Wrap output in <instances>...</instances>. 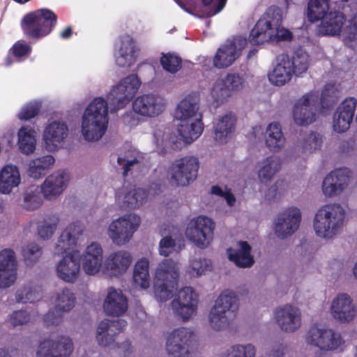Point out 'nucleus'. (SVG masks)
<instances>
[{
  "instance_id": "f257e3e1",
  "label": "nucleus",
  "mask_w": 357,
  "mask_h": 357,
  "mask_svg": "<svg viewBox=\"0 0 357 357\" xmlns=\"http://www.w3.org/2000/svg\"><path fill=\"white\" fill-rule=\"evenodd\" d=\"M282 10L276 6H271L257 22L249 35V42L258 45L273 40H291L292 33L282 26Z\"/></svg>"
},
{
  "instance_id": "f03ea898",
  "label": "nucleus",
  "mask_w": 357,
  "mask_h": 357,
  "mask_svg": "<svg viewBox=\"0 0 357 357\" xmlns=\"http://www.w3.org/2000/svg\"><path fill=\"white\" fill-rule=\"evenodd\" d=\"M108 124L107 102L96 98L87 106L82 117V132L87 141H98L105 133Z\"/></svg>"
},
{
  "instance_id": "7ed1b4c3",
  "label": "nucleus",
  "mask_w": 357,
  "mask_h": 357,
  "mask_svg": "<svg viewBox=\"0 0 357 357\" xmlns=\"http://www.w3.org/2000/svg\"><path fill=\"white\" fill-rule=\"evenodd\" d=\"M345 217L344 208L338 204H326L316 213L313 227L317 236L331 238L342 227Z\"/></svg>"
},
{
  "instance_id": "20e7f679",
  "label": "nucleus",
  "mask_w": 357,
  "mask_h": 357,
  "mask_svg": "<svg viewBox=\"0 0 357 357\" xmlns=\"http://www.w3.org/2000/svg\"><path fill=\"white\" fill-rule=\"evenodd\" d=\"M56 22L57 17L52 10L41 8L25 15L21 28L28 39L38 40L50 34Z\"/></svg>"
},
{
  "instance_id": "39448f33",
  "label": "nucleus",
  "mask_w": 357,
  "mask_h": 357,
  "mask_svg": "<svg viewBox=\"0 0 357 357\" xmlns=\"http://www.w3.org/2000/svg\"><path fill=\"white\" fill-rule=\"evenodd\" d=\"M177 263L171 259H163L159 263L154 278V294L162 302L173 297L177 289L178 280Z\"/></svg>"
},
{
  "instance_id": "423d86ee",
  "label": "nucleus",
  "mask_w": 357,
  "mask_h": 357,
  "mask_svg": "<svg viewBox=\"0 0 357 357\" xmlns=\"http://www.w3.org/2000/svg\"><path fill=\"white\" fill-rule=\"evenodd\" d=\"M238 307V298L233 291L226 290L217 298L209 314V321L216 331L222 329L231 317H234Z\"/></svg>"
},
{
  "instance_id": "0eeeda50",
  "label": "nucleus",
  "mask_w": 357,
  "mask_h": 357,
  "mask_svg": "<svg viewBox=\"0 0 357 357\" xmlns=\"http://www.w3.org/2000/svg\"><path fill=\"white\" fill-rule=\"evenodd\" d=\"M141 82L137 75H129L114 86L107 95L111 112L123 108L132 99Z\"/></svg>"
},
{
  "instance_id": "6e6552de",
  "label": "nucleus",
  "mask_w": 357,
  "mask_h": 357,
  "mask_svg": "<svg viewBox=\"0 0 357 357\" xmlns=\"http://www.w3.org/2000/svg\"><path fill=\"white\" fill-rule=\"evenodd\" d=\"M141 223L139 215L130 213L113 220L108 227V236L118 245L127 243L133 236Z\"/></svg>"
},
{
  "instance_id": "1a4fd4ad",
  "label": "nucleus",
  "mask_w": 357,
  "mask_h": 357,
  "mask_svg": "<svg viewBox=\"0 0 357 357\" xmlns=\"http://www.w3.org/2000/svg\"><path fill=\"white\" fill-rule=\"evenodd\" d=\"M215 229V222L206 215H199L190 220L185 235L197 247L206 248L211 242Z\"/></svg>"
},
{
  "instance_id": "9d476101",
  "label": "nucleus",
  "mask_w": 357,
  "mask_h": 357,
  "mask_svg": "<svg viewBox=\"0 0 357 357\" xmlns=\"http://www.w3.org/2000/svg\"><path fill=\"white\" fill-rule=\"evenodd\" d=\"M193 337L194 333L187 328L174 329L167 339L169 357H190L195 344Z\"/></svg>"
},
{
  "instance_id": "9b49d317",
  "label": "nucleus",
  "mask_w": 357,
  "mask_h": 357,
  "mask_svg": "<svg viewBox=\"0 0 357 357\" xmlns=\"http://www.w3.org/2000/svg\"><path fill=\"white\" fill-rule=\"evenodd\" d=\"M199 169V161L194 156L176 160L169 168L170 181L176 186H185L193 182Z\"/></svg>"
},
{
  "instance_id": "f8f14e48",
  "label": "nucleus",
  "mask_w": 357,
  "mask_h": 357,
  "mask_svg": "<svg viewBox=\"0 0 357 357\" xmlns=\"http://www.w3.org/2000/svg\"><path fill=\"white\" fill-rule=\"evenodd\" d=\"M198 296L190 287L178 291L176 298L172 302L174 312L183 321L188 320L197 309Z\"/></svg>"
},
{
  "instance_id": "ddd939ff",
  "label": "nucleus",
  "mask_w": 357,
  "mask_h": 357,
  "mask_svg": "<svg viewBox=\"0 0 357 357\" xmlns=\"http://www.w3.org/2000/svg\"><path fill=\"white\" fill-rule=\"evenodd\" d=\"M318 95L310 92L303 95L295 104L293 117L296 124L307 126L316 119L315 106L318 102Z\"/></svg>"
},
{
  "instance_id": "4468645a",
  "label": "nucleus",
  "mask_w": 357,
  "mask_h": 357,
  "mask_svg": "<svg viewBox=\"0 0 357 357\" xmlns=\"http://www.w3.org/2000/svg\"><path fill=\"white\" fill-rule=\"evenodd\" d=\"M76 298L72 291L63 288L57 294L54 310H49L44 315L43 321L47 326L59 325L63 317V312L71 310L75 304Z\"/></svg>"
},
{
  "instance_id": "2eb2a0df",
  "label": "nucleus",
  "mask_w": 357,
  "mask_h": 357,
  "mask_svg": "<svg viewBox=\"0 0 357 357\" xmlns=\"http://www.w3.org/2000/svg\"><path fill=\"white\" fill-rule=\"evenodd\" d=\"M246 43V39L242 38L227 41L218 49L213 58L214 66L219 69L230 66L241 54Z\"/></svg>"
},
{
  "instance_id": "dca6fc26",
  "label": "nucleus",
  "mask_w": 357,
  "mask_h": 357,
  "mask_svg": "<svg viewBox=\"0 0 357 357\" xmlns=\"http://www.w3.org/2000/svg\"><path fill=\"white\" fill-rule=\"evenodd\" d=\"M73 351L72 340L66 336H59L56 340H45L37 351L38 357H70Z\"/></svg>"
},
{
  "instance_id": "f3484780",
  "label": "nucleus",
  "mask_w": 357,
  "mask_h": 357,
  "mask_svg": "<svg viewBox=\"0 0 357 357\" xmlns=\"http://www.w3.org/2000/svg\"><path fill=\"white\" fill-rule=\"evenodd\" d=\"M307 340L311 344L325 351L335 350L343 343L341 335L333 330L317 326L310 328Z\"/></svg>"
},
{
  "instance_id": "a211bd4d",
  "label": "nucleus",
  "mask_w": 357,
  "mask_h": 357,
  "mask_svg": "<svg viewBox=\"0 0 357 357\" xmlns=\"http://www.w3.org/2000/svg\"><path fill=\"white\" fill-rule=\"evenodd\" d=\"M165 108L162 98L153 93L141 95L132 102L135 113L146 117H154L161 114Z\"/></svg>"
},
{
  "instance_id": "6ab92c4d",
  "label": "nucleus",
  "mask_w": 357,
  "mask_h": 357,
  "mask_svg": "<svg viewBox=\"0 0 357 357\" xmlns=\"http://www.w3.org/2000/svg\"><path fill=\"white\" fill-rule=\"evenodd\" d=\"M301 213L296 207H291L280 213L275 223V232L281 238L292 235L299 227Z\"/></svg>"
},
{
  "instance_id": "aec40b11",
  "label": "nucleus",
  "mask_w": 357,
  "mask_h": 357,
  "mask_svg": "<svg viewBox=\"0 0 357 357\" xmlns=\"http://www.w3.org/2000/svg\"><path fill=\"white\" fill-rule=\"evenodd\" d=\"M244 79L238 73H227L224 77L216 80L211 90L213 97L217 101H222L234 92L243 89Z\"/></svg>"
},
{
  "instance_id": "412c9836",
  "label": "nucleus",
  "mask_w": 357,
  "mask_h": 357,
  "mask_svg": "<svg viewBox=\"0 0 357 357\" xmlns=\"http://www.w3.org/2000/svg\"><path fill=\"white\" fill-rule=\"evenodd\" d=\"M356 105V98L348 97L337 107L333 118V127L335 132H344L350 128Z\"/></svg>"
},
{
  "instance_id": "4be33fe9",
  "label": "nucleus",
  "mask_w": 357,
  "mask_h": 357,
  "mask_svg": "<svg viewBox=\"0 0 357 357\" xmlns=\"http://www.w3.org/2000/svg\"><path fill=\"white\" fill-rule=\"evenodd\" d=\"M351 172L347 168H340L331 172L322 183L324 194L333 197L341 193L349 185Z\"/></svg>"
},
{
  "instance_id": "5701e85b",
  "label": "nucleus",
  "mask_w": 357,
  "mask_h": 357,
  "mask_svg": "<svg viewBox=\"0 0 357 357\" xmlns=\"http://www.w3.org/2000/svg\"><path fill=\"white\" fill-rule=\"evenodd\" d=\"M127 326V321L123 319L114 320L104 319L101 321L97 328L96 339L98 344L108 347L115 341L117 335L121 333Z\"/></svg>"
},
{
  "instance_id": "b1692460",
  "label": "nucleus",
  "mask_w": 357,
  "mask_h": 357,
  "mask_svg": "<svg viewBox=\"0 0 357 357\" xmlns=\"http://www.w3.org/2000/svg\"><path fill=\"white\" fill-rule=\"evenodd\" d=\"M17 279L15 254L10 249L0 252V288L13 285Z\"/></svg>"
},
{
  "instance_id": "393cba45",
  "label": "nucleus",
  "mask_w": 357,
  "mask_h": 357,
  "mask_svg": "<svg viewBox=\"0 0 357 357\" xmlns=\"http://www.w3.org/2000/svg\"><path fill=\"white\" fill-rule=\"evenodd\" d=\"M84 229L83 224L75 221L69 224L62 231L55 246L58 255H63L68 251L73 250L77 244V240Z\"/></svg>"
},
{
  "instance_id": "a878e982",
  "label": "nucleus",
  "mask_w": 357,
  "mask_h": 357,
  "mask_svg": "<svg viewBox=\"0 0 357 357\" xmlns=\"http://www.w3.org/2000/svg\"><path fill=\"white\" fill-rule=\"evenodd\" d=\"M275 316L281 330L285 332H294L301 325L300 310L291 305L287 304L277 308L275 312Z\"/></svg>"
},
{
  "instance_id": "bb28decb",
  "label": "nucleus",
  "mask_w": 357,
  "mask_h": 357,
  "mask_svg": "<svg viewBox=\"0 0 357 357\" xmlns=\"http://www.w3.org/2000/svg\"><path fill=\"white\" fill-rule=\"evenodd\" d=\"M103 251L98 243L88 245L80 257L84 271L87 275H95L99 272L103 261Z\"/></svg>"
},
{
  "instance_id": "cd10ccee",
  "label": "nucleus",
  "mask_w": 357,
  "mask_h": 357,
  "mask_svg": "<svg viewBox=\"0 0 357 357\" xmlns=\"http://www.w3.org/2000/svg\"><path fill=\"white\" fill-rule=\"evenodd\" d=\"M68 135V128L66 123L59 121L50 123L43 134L46 148L50 151H56Z\"/></svg>"
},
{
  "instance_id": "c85d7f7f",
  "label": "nucleus",
  "mask_w": 357,
  "mask_h": 357,
  "mask_svg": "<svg viewBox=\"0 0 357 357\" xmlns=\"http://www.w3.org/2000/svg\"><path fill=\"white\" fill-rule=\"evenodd\" d=\"M79 270L80 264L77 257L73 253L66 255L56 266L57 276L69 283H73L77 280Z\"/></svg>"
},
{
  "instance_id": "c756f323",
  "label": "nucleus",
  "mask_w": 357,
  "mask_h": 357,
  "mask_svg": "<svg viewBox=\"0 0 357 357\" xmlns=\"http://www.w3.org/2000/svg\"><path fill=\"white\" fill-rule=\"evenodd\" d=\"M331 313L333 317L341 322H349L356 314V307L347 294H340L333 301Z\"/></svg>"
},
{
  "instance_id": "7c9ffc66",
  "label": "nucleus",
  "mask_w": 357,
  "mask_h": 357,
  "mask_svg": "<svg viewBox=\"0 0 357 357\" xmlns=\"http://www.w3.org/2000/svg\"><path fill=\"white\" fill-rule=\"evenodd\" d=\"M131 255L125 250L111 253L105 261V269L111 276L122 275L132 262Z\"/></svg>"
},
{
  "instance_id": "2f4dec72",
  "label": "nucleus",
  "mask_w": 357,
  "mask_h": 357,
  "mask_svg": "<svg viewBox=\"0 0 357 357\" xmlns=\"http://www.w3.org/2000/svg\"><path fill=\"white\" fill-rule=\"evenodd\" d=\"M317 32L320 36H336L342 31L346 21L345 15L340 11H331L321 20Z\"/></svg>"
},
{
  "instance_id": "473e14b6",
  "label": "nucleus",
  "mask_w": 357,
  "mask_h": 357,
  "mask_svg": "<svg viewBox=\"0 0 357 357\" xmlns=\"http://www.w3.org/2000/svg\"><path fill=\"white\" fill-rule=\"evenodd\" d=\"M67 174L63 172H57L48 176L41 185L40 190L44 197L51 199L62 193L67 186Z\"/></svg>"
},
{
  "instance_id": "72a5a7b5",
  "label": "nucleus",
  "mask_w": 357,
  "mask_h": 357,
  "mask_svg": "<svg viewBox=\"0 0 357 357\" xmlns=\"http://www.w3.org/2000/svg\"><path fill=\"white\" fill-rule=\"evenodd\" d=\"M251 251L250 244L242 241L238 243V248H229L227 250L229 259L240 268H250L254 264L255 259Z\"/></svg>"
},
{
  "instance_id": "f704fd0d",
  "label": "nucleus",
  "mask_w": 357,
  "mask_h": 357,
  "mask_svg": "<svg viewBox=\"0 0 357 357\" xmlns=\"http://www.w3.org/2000/svg\"><path fill=\"white\" fill-rule=\"evenodd\" d=\"M103 308L106 314L119 317L122 315L128 309L126 297L120 291L111 287L109 289L107 296L105 299Z\"/></svg>"
},
{
  "instance_id": "c9c22d12",
  "label": "nucleus",
  "mask_w": 357,
  "mask_h": 357,
  "mask_svg": "<svg viewBox=\"0 0 357 357\" xmlns=\"http://www.w3.org/2000/svg\"><path fill=\"white\" fill-rule=\"evenodd\" d=\"M136 47L135 41L128 35L121 38L120 46L116 54V63L120 67H129L135 62Z\"/></svg>"
},
{
  "instance_id": "e433bc0d",
  "label": "nucleus",
  "mask_w": 357,
  "mask_h": 357,
  "mask_svg": "<svg viewBox=\"0 0 357 357\" xmlns=\"http://www.w3.org/2000/svg\"><path fill=\"white\" fill-rule=\"evenodd\" d=\"M293 75L289 66V56L282 54L278 59L273 71L268 75L270 82L275 86H283L289 82Z\"/></svg>"
},
{
  "instance_id": "4c0bfd02",
  "label": "nucleus",
  "mask_w": 357,
  "mask_h": 357,
  "mask_svg": "<svg viewBox=\"0 0 357 357\" xmlns=\"http://www.w3.org/2000/svg\"><path fill=\"white\" fill-rule=\"evenodd\" d=\"M20 182V172L15 165H8L3 167L0 172V192L9 194Z\"/></svg>"
},
{
  "instance_id": "58836bf2",
  "label": "nucleus",
  "mask_w": 357,
  "mask_h": 357,
  "mask_svg": "<svg viewBox=\"0 0 357 357\" xmlns=\"http://www.w3.org/2000/svg\"><path fill=\"white\" fill-rule=\"evenodd\" d=\"M266 144L272 151L280 150L285 142V138L279 123H271L266 129Z\"/></svg>"
},
{
  "instance_id": "ea45409f",
  "label": "nucleus",
  "mask_w": 357,
  "mask_h": 357,
  "mask_svg": "<svg viewBox=\"0 0 357 357\" xmlns=\"http://www.w3.org/2000/svg\"><path fill=\"white\" fill-rule=\"evenodd\" d=\"M36 130L30 126H23L19 130L17 143L22 153L29 155L34 151L36 144Z\"/></svg>"
},
{
  "instance_id": "a19ab883",
  "label": "nucleus",
  "mask_w": 357,
  "mask_h": 357,
  "mask_svg": "<svg viewBox=\"0 0 357 357\" xmlns=\"http://www.w3.org/2000/svg\"><path fill=\"white\" fill-rule=\"evenodd\" d=\"M236 119L231 112L223 116L215 127V139L222 142L235 130Z\"/></svg>"
},
{
  "instance_id": "79ce46f5",
  "label": "nucleus",
  "mask_w": 357,
  "mask_h": 357,
  "mask_svg": "<svg viewBox=\"0 0 357 357\" xmlns=\"http://www.w3.org/2000/svg\"><path fill=\"white\" fill-rule=\"evenodd\" d=\"M203 130L204 123L201 117L196 119L190 124L183 122L178 128L180 135L184 139L185 142L189 144L197 139L202 135Z\"/></svg>"
},
{
  "instance_id": "37998d69",
  "label": "nucleus",
  "mask_w": 357,
  "mask_h": 357,
  "mask_svg": "<svg viewBox=\"0 0 357 357\" xmlns=\"http://www.w3.org/2000/svg\"><path fill=\"white\" fill-rule=\"evenodd\" d=\"M289 66L292 75L299 76L307 70L310 66V56L305 52L297 50L291 57L289 56Z\"/></svg>"
},
{
  "instance_id": "c03bdc74",
  "label": "nucleus",
  "mask_w": 357,
  "mask_h": 357,
  "mask_svg": "<svg viewBox=\"0 0 357 357\" xmlns=\"http://www.w3.org/2000/svg\"><path fill=\"white\" fill-rule=\"evenodd\" d=\"M42 298V293L40 287L35 286L32 282L23 286L18 289L15 294V298L17 303H34Z\"/></svg>"
},
{
  "instance_id": "a18cd8bd",
  "label": "nucleus",
  "mask_w": 357,
  "mask_h": 357,
  "mask_svg": "<svg viewBox=\"0 0 357 357\" xmlns=\"http://www.w3.org/2000/svg\"><path fill=\"white\" fill-rule=\"evenodd\" d=\"M148 197V192L143 188L133 189L127 192L123 197V207L126 210L139 208L144 204Z\"/></svg>"
},
{
  "instance_id": "49530a36",
  "label": "nucleus",
  "mask_w": 357,
  "mask_h": 357,
  "mask_svg": "<svg viewBox=\"0 0 357 357\" xmlns=\"http://www.w3.org/2000/svg\"><path fill=\"white\" fill-rule=\"evenodd\" d=\"M264 165L260 168L258 172V176L261 183H267L269 182L274 174L278 172L281 164L279 158L275 157H267L263 162Z\"/></svg>"
},
{
  "instance_id": "de8ad7c7",
  "label": "nucleus",
  "mask_w": 357,
  "mask_h": 357,
  "mask_svg": "<svg viewBox=\"0 0 357 357\" xmlns=\"http://www.w3.org/2000/svg\"><path fill=\"white\" fill-rule=\"evenodd\" d=\"M329 0H310L307 15L309 21L314 22L320 20L328 13Z\"/></svg>"
},
{
  "instance_id": "09e8293b",
  "label": "nucleus",
  "mask_w": 357,
  "mask_h": 357,
  "mask_svg": "<svg viewBox=\"0 0 357 357\" xmlns=\"http://www.w3.org/2000/svg\"><path fill=\"white\" fill-rule=\"evenodd\" d=\"M198 107L191 97H185L178 104L175 112L176 119L185 121L195 115Z\"/></svg>"
},
{
  "instance_id": "8fccbe9b",
  "label": "nucleus",
  "mask_w": 357,
  "mask_h": 357,
  "mask_svg": "<svg viewBox=\"0 0 357 357\" xmlns=\"http://www.w3.org/2000/svg\"><path fill=\"white\" fill-rule=\"evenodd\" d=\"M41 190L38 186L32 185L29 187L24 195L23 206L28 211H33L41 205Z\"/></svg>"
},
{
  "instance_id": "3c124183",
  "label": "nucleus",
  "mask_w": 357,
  "mask_h": 357,
  "mask_svg": "<svg viewBox=\"0 0 357 357\" xmlns=\"http://www.w3.org/2000/svg\"><path fill=\"white\" fill-rule=\"evenodd\" d=\"M338 99L339 91L335 86L331 84L325 85L320 97L321 107L325 109H329L337 104Z\"/></svg>"
},
{
  "instance_id": "603ef678",
  "label": "nucleus",
  "mask_w": 357,
  "mask_h": 357,
  "mask_svg": "<svg viewBox=\"0 0 357 357\" xmlns=\"http://www.w3.org/2000/svg\"><path fill=\"white\" fill-rule=\"evenodd\" d=\"M160 61L162 68L170 73H176L181 68V58L174 53L163 54Z\"/></svg>"
},
{
  "instance_id": "864d4df0",
  "label": "nucleus",
  "mask_w": 357,
  "mask_h": 357,
  "mask_svg": "<svg viewBox=\"0 0 357 357\" xmlns=\"http://www.w3.org/2000/svg\"><path fill=\"white\" fill-rule=\"evenodd\" d=\"M22 253L26 265L31 266L41 257L42 249L36 243H31L22 248Z\"/></svg>"
},
{
  "instance_id": "5fc2aeb1",
  "label": "nucleus",
  "mask_w": 357,
  "mask_h": 357,
  "mask_svg": "<svg viewBox=\"0 0 357 357\" xmlns=\"http://www.w3.org/2000/svg\"><path fill=\"white\" fill-rule=\"evenodd\" d=\"M256 350L252 344L233 345L225 357H255Z\"/></svg>"
},
{
  "instance_id": "6e6d98bb",
  "label": "nucleus",
  "mask_w": 357,
  "mask_h": 357,
  "mask_svg": "<svg viewBox=\"0 0 357 357\" xmlns=\"http://www.w3.org/2000/svg\"><path fill=\"white\" fill-rule=\"evenodd\" d=\"M321 144V137L319 134L311 131L303 139V149L312 153L314 151L320 150Z\"/></svg>"
},
{
  "instance_id": "4d7b16f0",
  "label": "nucleus",
  "mask_w": 357,
  "mask_h": 357,
  "mask_svg": "<svg viewBox=\"0 0 357 357\" xmlns=\"http://www.w3.org/2000/svg\"><path fill=\"white\" fill-rule=\"evenodd\" d=\"M213 1L214 0H202V2L205 7H210L206 8V11L198 14L197 15L199 17H210L216 15L223 9L227 2V0H218L216 4L211 6Z\"/></svg>"
},
{
  "instance_id": "13d9d810",
  "label": "nucleus",
  "mask_w": 357,
  "mask_h": 357,
  "mask_svg": "<svg viewBox=\"0 0 357 357\" xmlns=\"http://www.w3.org/2000/svg\"><path fill=\"white\" fill-rule=\"evenodd\" d=\"M40 105L37 102H29L23 106L18 114V118L21 120H29L40 112Z\"/></svg>"
},
{
  "instance_id": "bf43d9fd",
  "label": "nucleus",
  "mask_w": 357,
  "mask_h": 357,
  "mask_svg": "<svg viewBox=\"0 0 357 357\" xmlns=\"http://www.w3.org/2000/svg\"><path fill=\"white\" fill-rule=\"evenodd\" d=\"M176 245V241L174 238L171 236H165L159 243V254L167 257L175 250Z\"/></svg>"
},
{
  "instance_id": "052dcab7",
  "label": "nucleus",
  "mask_w": 357,
  "mask_h": 357,
  "mask_svg": "<svg viewBox=\"0 0 357 357\" xmlns=\"http://www.w3.org/2000/svg\"><path fill=\"white\" fill-rule=\"evenodd\" d=\"M31 50L32 48L29 44L17 41L13 45L10 51L13 56L19 59L29 55Z\"/></svg>"
},
{
  "instance_id": "680f3d73",
  "label": "nucleus",
  "mask_w": 357,
  "mask_h": 357,
  "mask_svg": "<svg viewBox=\"0 0 357 357\" xmlns=\"http://www.w3.org/2000/svg\"><path fill=\"white\" fill-rule=\"evenodd\" d=\"M30 314L25 310L14 311L10 316V321L13 326H22L30 321Z\"/></svg>"
},
{
  "instance_id": "e2e57ef3",
  "label": "nucleus",
  "mask_w": 357,
  "mask_h": 357,
  "mask_svg": "<svg viewBox=\"0 0 357 357\" xmlns=\"http://www.w3.org/2000/svg\"><path fill=\"white\" fill-rule=\"evenodd\" d=\"M190 266L198 275H201L206 271L211 270V264L206 259L199 258L193 259L190 263Z\"/></svg>"
},
{
  "instance_id": "0e129e2a",
  "label": "nucleus",
  "mask_w": 357,
  "mask_h": 357,
  "mask_svg": "<svg viewBox=\"0 0 357 357\" xmlns=\"http://www.w3.org/2000/svg\"><path fill=\"white\" fill-rule=\"evenodd\" d=\"M344 40L354 41L357 40V13L354 15L349 24L344 30Z\"/></svg>"
},
{
  "instance_id": "69168bd1",
  "label": "nucleus",
  "mask_w": 357,
  "mask_h": 357,
  "mask_svg": "<svg viewBox=\"0 0 357 357\" xmlns=\"http://www.w3.org/2000/svg\"><path fill=\"white\" fill-rule=\"evenodd\" d=\"M56 228V223L43 222L38 226V233L40 238L45 239L50 238Z\"/></svg>"
},
{
  "instance_id": "338daca9",
  "label": "nucleus",
  "mask_w": 357,
  "mask_h": 357,
  "mask_svg": "<svg viewBox=\"0 0 357 357\" xmlns=\"http://www.w3.org/2000/svg\"><path fill=\"white\" fill-rule=\"evenodd\" d=\"M133 281L135 284L139 285L142 289H147L150 284L149 272L135 273L133 272Z\"/></svg>"
},
{
  "instance_id": "774afa93",
  "label": "nucleus",
  "mask_w": 357,
  "mask_h": 357,
  "mask_svg": "<svg viewBox=\"0 0 357 357\" xmlns=\"http://www.w3.org/2000/svg\"><path fill=\"white\" fill-rule=\"evenodd\" d=\"M31 161L33 162V167L35 165L37 167L40 166L43 168L44 170L46 171L54 165L55 160L52 155H47L40 158H36Z\"/></svg>"
}]
</instances>
